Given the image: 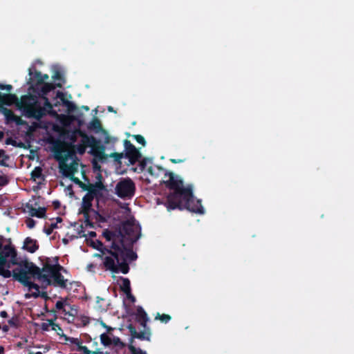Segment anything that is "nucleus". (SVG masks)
<instances>
[{"mask_svg": "<svg viewBox=\"0 0 354 354\" xmlns=\"http://www.w3.org/2000/svg\"><path fill=\"white\" fill-rule=\"evenodd\" d=\"M165 176H169V179L164 183L171 191L167 196L165 205L167 209H187L196 214H203L205 210L201 201L194 197L192 186L187 185L185 187L183 181L172 172H167Z\"/></svg>", "mask_w": 354, "mask_h": 354, "instance_id": "f257e3e1", "label": "nucleus"}, {"mask_svg": "<svg viewBox=\"0 0 354 354\" xmlns=\"http://www.w3.org/2000/svg\"><path fill=\"white\" fill-rule=\"evenodd\" d=\"M98 246L93 245L94 248L100 250L103 254L108 253L104 259V266L106 270L113 273L122 272L127 274L129 271V266L127 260L135 261L138 256L131 249L126 248L123 243L121 245L114 241L111 243V249L103 247L100 241H97Z\"/></svg>", "mask_w": 354, "mask_h": 354, "instance_id": "f03ea898", "label": "nucleus"}, {"mask_svg": "<svg viewBox=\"0 0 354 354\" xmlns=\"http://www.w3.org/2000/svg\"><path fill=\"white\" fill-rule=\"evenodd\" d=\"M18 266H20V268L14 269L12 276L15 280L19 281L25 287H28L30 290L32 289L35 290L37 292L32 293V296L35 298L39 296V286L37 283L30 281L28 274L45 282L47 285H51V279H48L46 274H42L40 268L32 262L25 260L21 261Z\"/></svg>", "mask_w": 354, "mask_h": 354, "instance_id": "7ed1b4c3", "label": "nucleus"}, {"mask_svg": "<svg viewBox=\"0 0 354 354\" xmlns=\"http://www.w3.org/2000/svg\"><path fill=\"white\" fill-rule=\"evenodd\" d=\"M10 258V262L13 265H18L20 262L17 259V252L14 246L11 244L3 245L0 241V275L4 278H10L12 272L8 269H5L6 259Z\"/></svg>", "mask_w": 354, "mask_h": 354, "instance_id": "20e7f679", "label": "nucleus"}, {"mask_svg": "<svg viewBox=\"0 0 354 354\" xmlns=\"http://www.w3.org/2000/svg\"><path fill=\"white\" fill-rule=\"evenodd\" d=\"M136 192V185L130 178H122L115 187V194L122 199H131Z\"/></svg>", "mask_w": 354, "mask_h": 354, "instance_id": "39448f33", "label": "nucleus"}, {"mask_svg": "<svg viewBox=\"0 0 354 354\" xmlns=\"http://www.w3.org/2000/svg\"><path fill=\"white\" fill-rule=\"evenodd\" d=\"M19 108L22 109L28 117L40 118L43 115L42 109L37 106V102L28 95L21 97Z\"/></svg>", "mask_w": 354, "mask_h": 354, "instance_id": "423d86ee", "label": "nucleus"}, {"mask_svg": "<svg viewBox=\"0 0 354 354\" xmlns=\"http://www.w3.org/2000/svg\"><path fill=\"white\" fill-rule=\"evenodd\" d=\"M86 145L91 147L89 153L100 160L106 159L107 156L104 153L105 147L100 141L93 136H85Z\"/></svg>", "mask_w": 354, "mask_h": 354, "instance_id": "0eeeda50", "label": "nucleus"}, {"mask_svg": "<svg viewBox=\"0 0 354 354\" xmlns=\"http://www.w3.org/2000/svg\"><path fill=\"white\" fill-rule=\"evenodd\" d=\"M28 74L30 78L28 81V84L30 85V88H33L34 89H39L40 85L43 84V83L49 78L48 75H42L40 71H37L35 68H34V71H32V68H29Z\"/></svg>", "mask_w": 354, "mask_h": 354, "instance_id": "6e6552de", "label": "nucleus"}, {"mask_svg": "<svg viewBox=\"0 0 354 354\" xmlns=\"http://www.w3.org/2000/svg\"><path fill=\"white\" fill-rule=\"evenodd\" d=\"M124 158L129 159L130 165H134L141 158L140 152L136 147L128 140L124 141Z\"/></svg>", "mask_w": 354, "mask_h": 354, "instance_id": "1a4fd4ad", "label": "nucleus"}, {"mask_svg": "<svg viewBox=\"0 0 354 354\" xmlns=\"http://www.w3.org/2000/svg\"><path fill=\"white\" fill-rule=\"evenodd\" d=\"M99 180L94 184L88 183L86 185L87 189L85 191H87V194L93 198H100L102 196V191L106 189L104 185L101 181L102 175L98 174Z\"/></svg>", "mask_w": 354, "mask_h": 354, "instance_id": "9d476101", "label": "nucleus"}, {"mask_svg": "<svg viewBox=\"0 0 354 354\" xmlns=\"http://www.w3.org/2000/svg\"><path fill=\"white\" fill-rule=\"evenodd\" d=\"M55 262V265H52L50 263V259L47 258L46 262L43 264V267L41 269V273L46 274L48 276V279H51L50 278L54 275L58 269H64V268L58 263V257H55L54 259Z\"/></svg>", "mask_w": 354, "mask_h": 354, "instance_id": "9b49d317", "label": "nucleus"}, {"mask_svg": "<svg viewBox=\"0 0 354 354\" xmlns=\"http://www.w3.org/2000/svg\"><path fill=\"white\" fill-rule=\"evenodd\" d=\"M61 169L62 170L63 174L66 177H71V180L77 185H79L83 190H86L87 189L86 185L82 182L78 178L74 177L73 174L75 172V169L72 166H68L67 165H64L61 166Z\"/></svg>", "mask_w": 354, "mask_h": 354, "instance_id": "f8f14e48", "label": "nucleus"}, {"mask_svg": "<svg viewBox=\"0 0 354 354\" xmlns=\"http://www.w3.org/2000/svg\"><path fill=\"white\" fill-rule=\"evenodd\" d=\"M127 328L129 329L132 339L136 338L140 340H150L151 332L149 328H144L145 329V330L138 332L136 327L132 324H129Z\"/></svg>", "mask_w": 354, "mask_h": 354, "instance_id": "ddd939ff", "label": "nucleus"}, {"mask_svg": "<svg viewBox=\"0 0 354 354\" xmlns=\"http://www.w3.org/2000/svg\"><path fill=\"white\" fill-rule=\"evenodd\" d=\"M88 129L89 130L94 131L95 133H99L100 131H102L106 135L105 138L104 142L106 144L109 143L110 142V136L107 134V132L102 129L101 122L100 120L94 117L92 120L89 122L88 125Z\"/></svg>", "mask_w": 354, "mask_h": 354, "instance_id": "4468645a", "label": "nucleus"}, {"mask_svg": "<svg viewBox=\"0 0 354 354\" xmlns=\"http://www.w3.org/2000/svg\"><path fill=\"white\" fill-rule=\"evenodd\" d=\"M14 104H19V99L15 94L0 93V109L3 108V105L11 106Z\"/></svg>", "mask_w": 354, "mask_h": 354, "instance_id": "2eb2a0df", "label": "nucleus"}, {"mask_svg": "<svg viewBox=\"0 0 354 354\" xmlns=\"http://www.w3.org/2000/svg\"><path fill=\"white\" fill-rule=\"evenodd\" d=\"M26 207L28 210V212L31 216H35L39 218H46V207H39L37 209L32 204L27 203L26 205Z\"/></svg>", "mask_w": 354, "mask_h": 354, "instance_id": "dca6fc26", "label": "nucleus"}, {"mask_svg": "<svg viewBox=\"0 0 354 354\" xmlns=\"http://www.w3.org/2000/svg\"><path fill=\"white\" fill-rule=\"evenodd\" d=\"M56 87L62 88V83H46L45 82L43 83V84L40 85L39 92L38 93L39 95L41 97H46V95L50 92L51 91H53Z\"/></svg>", "mask_w": 354, "mask_h": 354, "instance_id": "f3484780", "label": "nucleus"}, {"mask_svg": "<svg viewBox=\"0 0 354 354\" xmlns=\"http://www.w3.org/2000/svg\"><path fill=\"white\" fill-rule=\"evenodd\" d=\"M93 198L89 196L87 194L83 197L82 202V213L86 220L89 218V212L92 207V201Z\"/></svg>", "mask_w": 354, "mask_h": 354, "instance_id": "a211bd4d", "label": "nucleus"}, {"mask_svg": "<svg viewBox=\"0 0 354 354\" xmlns=\"http://www.w3.org/2000/svg\"><path fill=\"white\" fill-rule=\"evenodd\" d=\"M63 269L57 270L56 272L51 277L53 278V281L51 280V285L54 286H59L62 288H65L66 287L67 279H64V276L60 273V271Z\"/></svg>", "mask_w": 354, "mask_h": 354, "instance_id": "6ab92c4d", "label": "nucleus"}, {"mask_svg": "<svg viewBox=\"0 0 354 354\" xmlns=\"http://www.w3.org/2000/svg\"><path fill=\"white\" fill-rule=\"evenodd\" d=\"M23 248L30 253H34L38 250L39 244L36 239L26 237L24 242Z\"/></svg>", "mask_w": 354, "mask_h": 354, "instance_id": "aec40b11", "label": "nucleus"}, {"mask_svg": "<svg viewBox=\"0 0 354 354\" xmlns=\"http://www.w3.org/2000/svg\"><path fill=\"white\" fill-rule=\"evenodd\" d=\"M136 316L137 322H139L143 328H147V324L149 321V318L147 313L142 307H137Z\"/></svg>", "mask_w": 354, "mask_h": 354, "instance_id": "412c9836", "label": "nucleus"}, {"mask_svg": "<svg viewBox=\"0 0 354 354\" xmlns=\"http://www.w3.org/2000/svg\"><path fill=\"white\" fill-rule=\"evenodd\" d=\"M2 113H3L8 122H15L17 124H20L22 121L20 118L15 115L14 112L7 108H1Z\"/></svg>", "mask_w": 354, "mask_h": 354, "instance_id": "4be33fe9", "label": "nucleus"}, {"mask_svg": "<svg viewBox=\"0 0 354 354\" xmlns=\"http://www.w3.org/2000/svg\"><path fill=\"white\" fill-rule=\"evenodd\" d=\"M78 134L82 137V143L75 145V148L79 154L83 155L86 151V148L88 147V145H86V140L84 138V136L88 135L81 130L78 131Z\"/></svg>", "mask_w": 354, "mask_h": 354, "instance_id": "5701e85b", "label": "nucleus"}, {"mask_svg": "<svg viewBox=\"0 0 354 354\" xmlns=\"http://www.w3.org/2000/svg\"><path fill=\"white\" fill-rule=\"evenodd\" d=\"M96 308L102 311H106L108 309V304L105 299L102 298L100 297H96Z\"/></svg>", "mask_w": 354, "mask_h": 354, "instance_id": "b1692460", "label": "nucleus"}, {"mask_svg": "<svg viewBox=\"0 0 354 354\" xmlns=\"http://www.w3.org/2000/svg\"><path fill=\"white\" fill-rule=\"evenodd\" d=\"M120 280L122 281V284L120 285V290L124 293L130 292L131 290L130 280L128 278L124 277H120Z\"/></svg>", "mask_w": 354, "mask_h": 354, "instance_id": "393cba45", "label": "nucleus"}, {"mask_svg": "<svg viewBox=\"0 0 354 354\" xmlns=\"http://www.w3.org/2000/svg\"><path fill=\"white\" fill-rule=\"evenodd\" d=\"M52 78L55 81H59L58 83H62V85L65 83L64 75L62 72L58 68L55 69L54 73L52 75Z\"/></svg>", "mask_w": 354, "mask_h": 354, "instance_id": "a878e982", "label": "nucleus"}, {"mask_svg": "<svg viewBox=\"0 0 354 354\" xmlns=\"http://www.w3.org/2000/svg\"><path fill=\"white\" fill-rule=\"evenodd\" d=\"M133 229V224L129 221H126L122 223V230L127 235H131Z\"/></svg>", "mask_w": 354, "mask_h": 354, "instance_id": "bb28decb", "label": "nucleus"}, {"mask_svg": "<svg viewBox=\"0 0 354 354\" xmlns=\"http://www.w3.org/2000/svg\"><path fill=\"white\" fill-rule=\"evenodd\" d=\"M100 341L104 346H109L111 345V338L106 333H104L100 335Z\"/></svg>", "mask_w": 354, "mask_h": 354, "instance_id": "cd10ccee", "label": "nucleus"}, {"mask_svg": "<svg viewBox=\"0 0 354 354\" xmlns=\"http://www.w3.org/2000/svg\"><path fill=\"white\" fill-rule=\"evenodd\" d=\"M9 159L8 155L6 154V151L3 149H0V165L3 167H8L6 160Z\"/></svg>", "mask_w": 354, "mask_h": 354, "instance_id": "c85d7f7f", "label": "nucleus"}, {"mask_svg": "<svg viewBox=\"0 0 354 354\" xmlns=\"http://www.w3.org/2000/svg\"><path fill=\"white\" fill-rule=\"evenodd\" d=\"M110 157L113 158L114 161L118 164H122L121 159L124 158V153L114 152L110 154Z\"/></svg>", "mask_w": 354, "mask_h": 354, "instance_id": "c756f323", "label": "nucleus"}, {"mask_svg": "<svg viewBox=\"0 0 354 354\" xmlns=\"http://www.w3.org/2000/svg\"><path fill=\"white\" fill-rule=\"evenodd\" d=\"M103 236L106 239V241H111L115 236V233L113 231L105 230L102 233Z\"/></svg>", "mask_w": 354, "mask_h": 354, "instance_id": "7c9ffc66", "label": "nucleus"}, {"mask_svg": "<svg viewBox=\"0 0 354 354\" xmlns=\"http://www.w3.org/2000/svg\"><path fill=\"white\" fill-rule=\"evenodd\" d=\"M42 175V169L39 167H37L34 169V170L31 172V177L34 180L36 178H39Z\"/></svg>", "mask_w": 354, "mask_h": 354, "instance_id": "2f4dec72", "label": "nucleus"}, {"mask_svg": "<svg viewBox=\"0 0 354 354\" xmlns=\"http://www.w3.org/2000/svg\"><path fill=\"white\" fill-rule=\"evenodd\" d=\"M65 337V339L66 341H68L71 344H75L77 346V348L79 347V346H81L82 345V342L80 339L78 338H75V337H67L66 335H63Z\"/></svg>", "mask_w": 354, "mask_h": 354, "instance_id": "473e14b6", "label": "nucleus"}, {"mask_svg": "<svg viewBox=\"0 0 354 354\" xmlns=\"http://www.w3.org/2000/svg\"><path fill=\"white\" fill-rule=\"evenodd\" d=\"M156 319L160 320L163 323H167L171 320V317L167 314L160 315L158 313L157 316L156 317Z\"/></svg>", "mask_w": 354, "mask_h": 354, "instance_id": "72a5a7b5", "label": "nucleus"}, {"mask_svg": "<svg viewBox=\"0 0 354 354\" xmlns=\"http://www.w3.org/2000/svg\"><path fill=\"white\" fill-rule=\"evenodd\" d=\"M56 228H58L57 223H51L48 227L45 226L44 227V232L47 235H50L53 233V230Z\"/></svg>", "mask_w": 354, "mask_h": 354, "instance_id": "f704fd0d", "label": "nucleus"}, {"mask_svg": "<svg viewBox=\"0 0 354 354\" xmlns=\"http://www.w3.org/2000/svg\"><path fill=\"white\" fill-rule=\"evenodd\" d=\"M8 322L10 326L17 328L19 325V319L17 316H14Z\"/></svg>", "mask_w": 354, "mask_h": 354, "instance_id": "c9c22d12", "label": "nucleus"}, {"mask_svg": "<svg viewBox=\"0 0 354 354\" xmlns=\"http://www.w3.org/2000/svg\"><path fill=\"white\" fill-rule=\"evenodd\" d=\"M129 349L130 352L131 353V354H147V353L145 351H142V349H140L139 348H137L131 344H130L129 346Z\"/></svg>", "mask_w": 354, "mask_h": 354, "instance_id": "e433bc0d", "label": "nucleus"}, {"mask_svg": "<svg viewBox=\"0 0 354 354\" xmlns=\"http://www.w3.org/2000/svg\"><path fill=\"white\" fill-rule=\"evenodd\" d=\"M64 105L65 106H66V108L69 112H73V111H75L77 109L76 105L71 101L64 102Z\"/></svg>", "mask_w": 354, "mask_h": 354, "instance_id": "4c0bfd02", "label": "nucleus"}, {"mask_svg": "<svg viewBox=\"0 0 354 354\" xmlns=\"http://www.w3.org/2000/svg\"><path fill=\"white\" fill-rule=\"evenodd\" d=\"M48 322H43L41 323V329L44 331H48L49 330V327L50 326H52L53 325V320L52 319H50V320H48Z\"/></svg>", "mask_w": 354, "mask_h": 354, "instance_id": "58836bf2", "label": "nucleus"}, {"mask_svg": "<svg viewBox=\"0 0 354 354\" xmlns=\"http://www.w3.org/2000/svg\"><path fill=\"white\" fill-rule=\"evenodd\" d=\"M9 178L7 176H0V187L7 185L9 183Z\"/></svg>", "mask_w": 354, "mask_h": 354, "instance_id": "ea45409f", "label": "nucleus"}, {"mask_svg": "<svg viewBox=\"0 0 354 354\" xmlns=\"http://www.w3.org/2000/svg\"><path fill=\"white\" fill-rule=\"evenodd\" d=\"M77 351L84 354H92L93 353V351H90L86 346H83L82 344L77 348Z\"/></svg>", "mask_w": 354, "mask_h": 354, "instance_id": "a19ab883", "label": "nucleus"}, {"mask_svg": "<svg viewBox=\"0 0 354 354\" xmlns=\"http://www.w3.org/2000/svg\"><path fill=\"white\" fill-rule=\"evenodd\" d=\"M133 137L134 139L140 144H141L142 146L146 145V141L145 138L141 135H133Z\"/></svg>", "mask_w": 354, "mask_h": 354, "instance_id": "79ce46f5", "label": "nucleus"}, {"mask_svg": "<svg viewBox=\"0 0 354 354\" xmlns=\"http://www.w3.org/2000/svg\"><path fill=\"white\" fill-rule=\"evenodd\" d=\"M56 97L62 101L63 105H64V102L68 101L66 98L65 94L63 92L59 91H58L57 92Z\"/></svg>", "mask_w": 354, "mask_h": 354, "instance_id": "37998d69", "label": "nucleus"}, {"mask_svg": "<svg viewBox=\"0 0 354 354\" xmlns=\"http://www.w3.org/2000/svg\"><path fill=\"white\" fill-rule=\"evenodd\" d=\"M112 344L114 346H123V343L118 337H113V338H111V345Z\"/></svg>", "mask_w": 354, "mask_h": 354, "instance_id": "c03bdc74", "label": "nucleus"}, {"mask_svg": "<svg viewBox=\"0 0 354 354\" xmlns=\"http://www.w3.org/2000/svg\"><path fill=\"white\" fill-rule=\"evenodd\" d=\"M35 223H36L35 221L30 218H27L26 221V226L30 229L33 228L35 225Z\"/></svg>", "mask_w": 354, "mask_h": 354, "instance_id": "a18cd8bd", "label": "nucleus"}, {"mask_svg": "<svg viewBox=\"0 0 354 354\" xmlns=\"http://www.w3.org/2000/svg\"><path fill=\"white\" fill-rule=\"evenodd\" d=\"M6 145H11L14 147H17V146H20V145H18L17 141L15 140L14 139H12V138H8L6 140Z\"/></svg>", "mask_w": 354, "mask_h": 354, "instance_id": "49530a36", "label": "nucleus"}, {"mask_svg": "<svg viewBox=\"0 0 354 354\" xmlns=\"http://www.w3.org/2000/svg\"><path fill=\"white\" fill-rule=\"evenodd\" d=\"M127 296V299H129L132 304L136 302V297L132 295L131 290L130 292H127L124 293Z\"/></svg>", "mask_w": 354, "mask_h": 354, "instance_id": "de8ad7c7", "label": "nucleus"}, {"mask_svg": "<svg viewBox=\"0 0 354 354\" xmlns=\"http://www.w3.org/2000/svg\"><path fill=\"white\" fill-rule=\"evenodd\" d=\"M147 158H143L142 160H141L140 161L139 166H140V168L141 171H143L145 169V167L147 166Z\"/></svg>", "mask_w": 354, "mask_h": 354, "instance_id": "09e8293b", "label": "nucleus"}, {"mask_svg": "<svg viewBox=\"0 0 354 354\" xmlns=\"http://www.w3.org/2000/svg\"><path fill=\"white\" fill-rule=\"evenodd\" d=\"M44 100V106L47 109H51L53 108V104L50 103L49 100L46 97H42Z\"/></svg>", "mask_w": 354, "mask_h": 354, "instance_id": "8fccbe9b", "label": "nucleus"}, {"mask_svg": "<svg viewBox=\"0 0 354 354\" xmlns=\"http://www.w3.org/2000/svg\"><path fill=\"white\" fill-rule=\"evenodd\" d=\"M51 327H52V330H53L57 331L58 335H59V331H62V329L60 327V326L58 324L55 323L54 322H53V325H52Z\"/></svg>", "mask_w": 354, "mask_h": 354, "instance_id": "3c124183", "label": "nucleus"}, {"mask_svg": "<svg viewBox=\"0 0 354 354\" xmlns=\"http://www.w3.org/2000/svg\"><path fill=\"white\" fill-rule=\"evenodd\" d=\"M64 304L62 301H57L55 307L58 310H64Z\"/></svg>", "mask_w": 354, "mask_h": 354, "instance_id": "603ef678", "label": "nucleus"}, {"mask_svg": "<svg viewBox=\"0 0 354 354\" xmlns=\"http://www.w3.org/2000/svg\"><path fill=\"white\" fill-rule=\"evenodd\" d=\"M53 205L55 209H57L60 207L61 203L59 201H54L53 202Z\"/></svg>", "mask_w": 354, "mask_h": 354, "instance_id": "864d4df0", "label": "nucleus"}, {"mask_svg": "<svg viewBox=\"0 0 354 354\" xmlns=\"http://www.w3.org/2000/svg\"><path fill=\"white\" fill-rule=\"evenodd\" d=\"M170 161H171L172 163L176 164V163H181V162H183L185 161V160H183V159H174V158H171V159H170Z\"/></svg>", "mask_w": 354, "mask_h": 354, "instance_id": "5fc2aeb1", "label": "nucleus"}, {"mask_svg": "<svg viewBox=\"0 0 354 354\" xmlns=\"http://www.w3.org/2000/svg\"><path fill=\"white\" fill-rule=\"evenodd\" d=\"M12 89V86L10 84H5V90L8 92H10Z\"/></svg>", "mask_w": 354, "mask_h": 354, "instance_id": "6e6d98bb", "label": "nucleus"}, {"mask_svg": "<svg viewBox=\"0 0 354 354\" xmlns=\"http://www.w3.org/2000/svg\"><path fill=\"white\" fill-rule=\"evenodd\" d=\"M92 354H109L108 352H102L100 349H97L95 351H93Z\"/></svg>", "mask_w": 354, "mask_h": 354, "instance_id": "4d7b16f0", "label": "nucleus"}, {"mask_svg": "<svg viewBox=\"0 0 354 354\" xmlns=\"http://www.w3.org/2000/svg\"><path fill=\"white\" fill-rule=\"evenodd\" d=\"M11 265H13V264L10 262V260L8 262L6 260V264L5 265L4 268L10 270L9 268H10Z\"/></svg>", "mask_w": 354, "mask_h": 354, "instance_id": "13d9d810", "label": "nucleus"}, {"mask_svg": "<svg viewBox=\"0 0 354 354\" xmlns=\"http://www.w3.org/2000/svg\"><path fill=\"white\" fill-rule=\"evenodd\" d=\"M0 316L3 318H6L8 315L6 311L3 310L0 313Z\"/></svg>", "mask_w": 354, "mask_h": 354, "instance_id": "bf43d9fd", "label": "nucleus"}, {"mask_svg": "<svg viewBox=\"0 0 354 354\" xmlns=\"http://www.w3.org/2000/svg\"><path fill=\"white\" fill-rule=\"evenodd\" d=\"M2 329H3V330L4 332H8V330H9V327H8V326L5 325V326H3L2 327Z\"/></svg>", "mask_w": 354, "mask_h": 354, "instance_id": "052dcab7", "label": "nucleus"}, {"mask_svg": "<svg viewBox=\"0 0 354 354\" xmlns=\"http://www.w3.org/2000/svg\"><path fill=\"white\" fill-rule=\"evenodd\" d=\"M108 111L109 112L116 113V111L114 110V109L112 106H108Z\"/></svg>", "mask_w": 354, "mask_h": 354, "instance_id": "680f3d73", "label": "nucleus"}, {"mask_svg": "<svg viewBox=\"0 0 354 354\" xmlns=\"http://www.w3.org/2000/svg\"><path fill=\"white\" fill-rule=\"evenodd\" d=\"M147 170H148V172H149L151 175H153V168H152V167H149L148 168V169H147Z\"/></svg>", "mask_w": 354, "mask_h": 354, "instance_id": "e2e57ef3", "label": "nucleus"}, {"mask_svg": "<svg viewBox=\"0 0 354 354\" xmlns=\"http://www.w3.org/2000/svg\"><path fill=\"white\" fill-rule=\"evenodd\" d=\"M61 222H62V218L61 217H59V216L57 217L56 218V223H55L57 224V223H61Z\"/></svg>", "mask_w": 354, "mask_h": 354, "instance_id": "0e129e2a", "label": "nucleus"}, {"mask_svg": "<svg viewBox=\"0 0 354 354\" xmlns=\"http://www.w3.org/2000/svg\"><path fill=\"white\" fill-rule=\"evenodd\" d=\"M3 138H4V132L2 131H0V141H1Z\"/></svg>", "mask_w": 354, "mask_h": 354, "instance_id": "69168bd1", "label": "nucleus"}, {"mask_svg": "<svg viewBox=\"0 0 354 354\" xmlns=\"http://www.w3.org/2000/svg\"><path fill=\"white\" fill-rule=\"evenodd\" d=\"M4 353V348L0 346V354H3Z\"/></svg>", "mask_w": 354, "mask_h": 354, "instance_id": "338daca9", "label": "nucleus"}, {"mask_svg": "<svg viewBox=\"0 0 354 354\" xmlns=\"http://www.w3.org/2000/svg\"><path fill=\"white\" fill-rule=\"evenodd\" d=\"M29 354H43L40 351H38V352H36V353H30Z\"/></svg>", "mask_w": 354, "mask_h": 354, "instance_id": "774afa93", "label": "nucleus"}]
</instances>
